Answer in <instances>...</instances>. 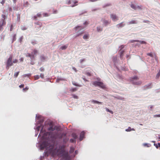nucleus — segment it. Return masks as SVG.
<instances>
[{
	"label": "nucleus",
	"instance_id": "1",
	"mask_svg": "<svg viewBox=\"0 0 160 160\" xmlns=\"http://www.w3.org/2000/svg\"><path fill=\"white\" fill-rule=\"evenodd\" d=\"M36 119L37 120V124H40V125H36L34 129L38 131L41 127L42 128L38 137H42L43 142L40 145V149L42 150L44 148H49L51 150L58 149V147L59 149H62L64 148L63 145L60 146L58 144V140L62 138L66 135V134L59 132L60 130L58 126H54L51 124L50 127L48 128L49 132H46L44 129V126H42L41 124L43 122V118L41 115L37 114Z\"/></svg>",
	"mask_w": 160,
	"mask_h": 160
},
{
	"label": "nucleus",
	"instance_id": "2",
	"mask_svg": "<svg viewBox=\"0 0 160 160\" xmlns=\"http://www.w3.org/2000/svg\"><path fill=\"white\" fill-rule=\"evenodd\" d=\"M12 59V56H11L7 60L6 64V68L7 70L9 69L10 67H11L13 65Z\"/></svg>",
	"mask_w": 160,
	"mask_h": 160
},
{
	"label": "nucleus",
	"instance_id": "3",
	"mask_svg": "<svg viewBox=\"0 0 160 160\" xmlns=\"http://www.w3.org/2000/svg\"><path fill=\"white\" fill-rule=\"evenodd\" d=\"M139 79L138 78L137 76H135L133 78H132L130 79V80L132 82V83L135 85H140L141 83V81L136 82V81Z\"/></svg>",
	"mask_w": 160,
	"mask_h": 160
},
{
	"label": "nucleus",
	"instance_id": "4",
	"mask_svg": "<svg viewBox=\"0 0 160 160\" xmlns=\"http://www.w3.org/2000/svg\"><path fill=\"white\" fill-rule=\"evenodd\" d=\"M92 84L95 86H98L102 88H104L105 87L103 83L101 82L98 81L93 82Z\"/></svg>",
	"mask_w": 160,
	"mask_h": 160
},
{
	"label": "nucleus",
	"instance_id": "5",
	"mask_svg": "<svg viewBox=\"0 0 160 160\" xmlns=\"http://www.w3.org/2000/svg\"><path fill=\"white\" fill-rule=\"evenodd\" d=\"M83 29V28L82 27L80 26H78L75 27V29L76 31H77L78 30H79L77 32V36H78L80 35L83 32V31L82 30Z\"/></svg>",
	"mask_w": 160,
	"mask_h": 160
},
{
	"label": "nucleus",
	"instance_id": "6",
	"mask_svg": "<svg viewBox=\"0 0 160 160\" xmlns=\"http://www.w3.org/2000/svg\"><path fill=\"white\" fill-rule=\"evenodd\" d=\"M26 56L27 57H28L30 58L31 61V64L33 65L34 64V62L32 61L35 58V57L33 55H32L30 53H27L26 54Z\"/></svg>",
	"mask_w": 160,
	"mask_h": 160
},
{
	"label": "nucleus",
	"instance_id": "7",
	"mask_svg": "<svg viewBox=\"0 0 160 160\" xmlns=\"http://www.w3.org/2000/svg\"><path fill=\"white\" fill-rule=\"evenodd\" d=\"M124 45H121L120 47H119V52L120 55L121 57L123 55V53L124 51L122 49L124 48Z\"/></svg>",
	"mask_w": 160,
	"mask_h": 160
},
{
	"label": "nucleus",
	"instance_id": "8",
	"mask_svg": "<svg viewBox=\"0 0 160 160\" xmlns=\"http://www.w3.org/2000/svg\"><path fill=\"white\" fill-rule=\"evenodd\" d=\"M111 18L114 21H116L118 20V18L115 14H112L111 15Z\"/></svg>",
	"mask_w": 160,
	"mask_h": 160
},
{
	"label": "nucleus",
	"instance_id": "9",
	"mask_svg": "<svg viewBox=\"0 0 160 160\" xmlns=\"http://www.w3.org/2000/svg\"><path fill=\"white\" fill-rule=\"evenodd\" d=\"M85 133L84 131H82L80 133V135L79 140L80 141H82L84 138Z\"/></svg>",
	"mask_w": 160,
	"mask_h": 160
},
{
	"label": "nucleus",
	"instance_id": "10",
	"mask_svg": "<svg viewBox=\"0 0 160 160\" xmlns=\"http://www.w3.org/2000/svg\"><path fill=\"white\" fill-rule=\"evenodd\" d=\"M2 24H1L2 26L4 25H5L6 24V22L5 21V18H6V16H5V15L2 14Z\"/></svg>",
	"mask_w": 160,
	"mask_h": 160
},
{
	"label": "nucleus",
	"instance_id": "11",
	"mask_svg": "<svg viewBox=\"0 0 160 160\" xmlns=\"http://www.w3.org/2000/svg\"><path fill=\"white\" fill-rule=\"evenodd\" d=\"M102 21L105 26H106L109 23V21L105 19H102Z\"/></svg>",
	"mask_w": 160,
	"mask_h": 160
},
{
	"label": "nucleus",
	"instance_id": "12",
	"mask_svg": "<svg viewBox=\"0 0 160 160\" xmlns=\"http://www.w3.org/2000/svg\"><path fill=\"white\" fill-rule=\"evenodd\" d=\"M91 102L93 103H96L98 104H102V102H100L94 100H92Z\"/></svg>",
	"mask_w": 160,
	"mask_h": 160
},
{
	"label": "nucleus",
	"instance_id": "13",
	"mask_svg": "<svg viewBox=\"0 0 160 160\" xmlns=\"http://www.w3.org/2000/svg\"><path fill=\"white\" fill-rule=\"evenodd\" d=\"M125 24L123 22H122L116 25V27L118 28H121L124 27Z\"/></svg>",
	"mask_w": 160,
	"mask_h": 160
},
{
	"label": "nucleus",
	"instance_id": "14",
	"mask_svg": "<svg viewBox=\"0 0 160 160\" xmlns=\"http://www.w3.org/2000/svg\"><path fill=\"white\" fill-rule=\"evenodd\" d=\"M47 58L43 55H42L40 57V60L42 61H45Z\"/></svg>",
	"mask_w": 160,
	"mask_h": 160
},
{
	"label": "nucleus",
	"instance_id": "15",
	"mask_svg": "<svg viewBox=\"0 0 160 160\" xmlns=\"http://www.w3.org/2000/svg\"><path fill=\"white\" fill-rule=\"evenodd\" d=\"M102 30V28L101 26L98 27H97V31L98 32H101Z\"/></svg>",
	"mask_w": 160,
	"mask_h": 160
},
{
	"label": "nucleus",
	"instance_id": "16",
	"mask_svg": "<svg viewBox=\"0 0 160 160\" xmlns=\"http://www.w3.org/2000/svg\"><path fill=\"white\" fill-rule=\"evenodd\" d=\"M131 130L134 131L135 129L133 128H132L130 127H128V129L125 130V131L126 132H130Z\"/></svg>",
	"mask_w": 160,
	"mask_h": 160
},
{
	"label": "nucleus",
	"instance_id": "17",
	"mask_svg": "<svg viewBox=\"0 0 160 160\" xmlns=\"http://www.w3.org/2000/svg\"><path fill=\"white\" fill-rule=\"evenodd\" d=\"M72 136L73 138L75 139L78 138V136L74 133H73L72 134Z\"/></svg>",
	"mask_w": 160,
	"mask_h": 160
},
{
	"label": "nucleus",
	"instance_id": "18",
	"mask_svg": "<svg viewBox=\"0 0 160 160\" xmlns=\"http://www.w3.org/2000/svg\"><path fill=\"white\" fill-rule=\"evenodd\" d=\"M143 145L144 147H149L151 146V145L149 143H144L143 144Z\"/></svg>",
	"mask_w": 160,
	"mask_h": 160
},
{
	"label": "nucleus",
	"instance_id": "19",
	"mask_svg": "<svg viewBox=\"0 0 160 160\" xmlns=\"http://www.w3.org/2000/svg\"><path fill=\"white\" fill-rule=\"evenodd\" d=\"M38 53V51L37 50H34L33 51V52H32V54H31L32 55H33L34 56L35 55H36Z\"/></svg>",
	"mask_w": 160,
	"mask_h": 160
},
{
	"label": "nucleus",
	"instance_id": "20",
	"mask_svg": "<svg viewBox=\"0 0 160 160\" xmlns=\"http://www.w3.org/2000/svg\"><path fill=\"white\" fill-rule=\"evenodd\" d=\"M137 23V22L135 20H132L128 22V23L129 24H136Z\"/></svg>",
	"mask_w": 160,
	"mask_h": 160
},
{
	"label": "nucleus",
	"instance_id": "21",
	"mask_svg": "<svg viewBox=\"0 0 160 160\" xmlns=\"http://www.w3.org/2000/svg\"><path fill=\"white\" fill-rule=\"evenodd\" d=\"M65 79L61 78H58L57 79L56 82H59L60 81H64Z\"/></svg>",
	"mask_w": 160,
	"mask_h": 160
},
{
	"label": "nucleus",
	"instance_id": "22",
	"mask_svg": "<svg viewBox=\"0 0 160 160\" xmlns=\"http://www.w3.org/2000/svg\"><path fill=\"white\" fill-rule=\"evenodd\" d=\"M89 36L88 34H85L83 36V38L84 39H86L88 38Z\"/></svg>",
	"mask_w": 160,
	"mask_h": 160
},
{
	"label": "nucleus",
	"instance_id": "23",
	"mask_svg": "<svg viewBox=\"0 0 160 160\" xmlns=\"http://www.w3.org/2000/svg\"><path fill=\"white\" fill-rule=\"evenodd\" d=\"M146 87L147 88H152V83H149L147 85H146Z\"/></svg>",
	"mask_w": 160,
	"mask_h": 160
},
{
	"label": "nucleus",
	"instance_id": "24",
	"mask_svg": "<svg viewBox=\"0 0 160 160\" xmlns=\"http://www.w3.org/2000/svg\"><path fill=\"white\" fill-rule=\"evenodd\" d=\"M68 47V46L65 45L61 47L60 48L62 50L65 49Z\"/></svg>",
	"mask_w": 160,
	"mask_h": 160
},
{
	"label": "nucleus",
	"instance_id": "25",
	"mask_svg": "<svg viewBox=\"0 0 160 160\" xmlns=\"http://www.w3.org/2000/svg\"><path fill=\"white\" fill-rule=\"evenodd\" d=\"M74 148L72 147L70 148V151H69V152L70 153H72L74 152Z\"/></svg>",
	"mask_w": 160,
	"mask_h": 160
},
{
	"label": "nucleus",
	"instance_id": "26",
	"mask_svg": "<svg viewBox=\"0 0 160 160\" xmlns=\"http://www.w3.org/2000/svg\"><path fill=\"white\" fill-rule=\"evenodd\" d=\"M131 7L132 8H133L134 9H136L137 8L136 6L133 4H131Z\"/></svg>",
	"mask_w": 160,
	"mask_h": 160
},
{
	"label": "nucleus",
	"instance_id": "27",
	"mask_svg": "<svg viewBox=\"0 0 160 160\" xmlns=\"http://www.w3.org/2000/svg\"><path fill=\"white\" fill-rule=\"evenodd\" d=\"M117 60V57H115L113 58V60L114 63V64H116V61Z\"/></svg>",
	"mask_w": 160,
	"mask_h": 160
},
{
	"label": "nucleus",
	"instance_id": "28",
	"mask_svg": "<svg viewBox=\"0 0 160 160\" xmlns=\"http://www.w3.org/2000/svg\"><path fill=\"white\" fill-rule=\"evenodd\" d=\"M28 5V2H24V6L25 7H27Z\"/></svg>",
	"mask_w": 160,
	"mask_h": 160
},
{
	"label": "nucleus",
	"instance_id": "29",
	"mask_svg": "<svg viewBox=\"0 0 160 160\" xmlns=\"http://www.w3.org/2000/svg\"><path fill=\"white\" fill-rule=\"evenodd\" d=\"M19 72H15L14 74V77H15L16 78L18 76Z\"/></svg>",
	"mask_w": 160,
	"mask_h": 160
},
{
	"label": "nucleus",
	"instance_id": "30",
	"mask_svg": "<svg viewBox=\"0 0 160 160\" xmlns=\"http://www.w3.org/2000/svg\"><path fill=\"white\" fill-rule=\"evenodd\" d=\"M106 110L107 112H109L111 113L112 114H113V112L112 111L109 110L107 108H106Z\"/></svg>",
	"mask_w": 160,
	"mask_h": 160
},
{
	"label": "nucleus",
	"instance_id": "31",
	"mask_svg": "<svg viewBox=\"0 0 160 160\" xmlns=\"http://www.w3.org/2000/svg\"><path fill=\"white\" fill-rule=\"evenodd\" d=\"M70 142H76V140L75 139L73 138V139H70Z\"/></svg>",
	"mask_w": 160,
	"mask_h": 160
},
{
	"label": "nucleus",
	"instance_id": "32",
	"mask_svg": "<svg viewBox=\"0 0 160 160\" xmlns=\"http://www.w3.org/2000/svg\"><path fill=\"white\" fill-rule=\"evenodd\" d=\"M72 84L74 85V86H78V87H80L81 86L79 85H78V84H77L75 82H72Z\"/></svg>",
	"mask_w": 160,
	"mask_h": 160
},
{
	"label": "nucleus",
	"instance_id": "33",
	"mask_svg": "<svg viewBox=\"0 0 160 160\" xmlns=\"http://www.w3.org/2000/svg\"><path fill=\"white\" fill-rule=\"evenodd\" d=\"M139 42L141 44H145L146 43V42L144 41H139L138 42Z\"/></svg>",
	"mask_w": 160,
	"mask_h": 160
},
{
	"label": "nucleus",
	"instance_id": "34",
	"mask_svg": "<svg viewBox=\"0 0 160 160\" xmlns=\"http://www.w3.org/2000/svg\"><path fill=\"white\" fill-rule=\"evenodd\" d=\"M39 76L38 75H37L34 76V78L35 80H37L39 78Z\"/></svg>",
	"mask_w": 160,
	"mask_h": 160
},
{
	"label": "nucleus",
	"instance_id": "35",
	"mask_svg": "<svg viewBox=\"0 0 160 160\" xmlns=\"http://www.w3.org/2000/svg\"><path fill=\"white\" fill-rule=\"evenodd\" d=\"M21 29L23 30H24L27 29V28L24 26H22L21 27Z\"/></svg>",
	"mask_w": 160,
	"mask_h": 160
},
{
	"label": "nucleus",
	"instance_id": "36",
	"mask_svg": "<svg viewBox=\"0 0 160 160\" xmlns=\"http://www.w3.org/2000/svg\"><path fill=\"white\" fill-rule=\"evenodd\" d=\"M138 41V40H131L130 41V42L131 43H133L134 42H137Z\"/></svg>",
	"mask_w": 160,
	"mask_h": 160
},
{
	"label": "nucleus",
	"instance_id": "37",
	"mask_svg": "<svg viewBox=\"0 0 160 160\" xmlns=\"http://www.w3.org/2000/svg\"><path fill=\"white\" fill-rule=\"evenodd\" d=\"M18 60L17 59H15L14 60H13L12 61L13 64V63H16L18 62Z\"/></svg>",
	"mask_w": 160,
	"mask_h": 160
},
{
	"label": "nucleus",
	"instance_id": "38",
	"mask_svg": "<svg viewBox=\"0 0 160 160\" xmlns=\"http://www.w3.org/2000/svg\"><path fill=\"white\" fill-rule=\"evenodd\" d=\"M147 55L148 56H150L151 57H153V56L152 53H147Z\"/></svg>",
	"mask_w": 160,
	"mask_h": 160
},
{
	"label": "nucleus",
	"instance_id": "39",
	"mask_svg": "<svg viewBox=\"0 0 160 160\" xmlns=\"http://www.w3.org/2000/svg\"><path fill=\"white\" fill-rule=\"evenodd\" d=\"M85 59H81L80 60V62L81 63H82L83 62H85Z\"/></svg>",
	"mask_w": 160,
	"mask_h": 160
},
{
	"label": "nucleus",
	"instance_id": "40",
	"mask_svg": "<svg viewBox=\"0 0 160 160\" xmlns=\"http://www.w3.org/2000/svg\"><path fill=\"white\" fill-rule=\"evenodd\" d=\"M16 35L14 34L13 36V41L12 42L16 40Z\"/></svg>",
	"mask_w": 160,
	"mask_h": 160
},
{
	"label": "nucleus",
	"instance_id": "41",
	"mask_svg": "<svg viewBox=\"0 0 160 160\" xmlns=\"http://www.w3.org/2000/svg\"><path fill=\"white\" fill-rule=\"evenodd\" d=\"M77 90V89L76 88H73L71 89V91H72V92H75V91H76Z\"/></svg>",
	"mask_w": 160,
	"mask_h": 160
},
{
	"label": "nucleus",
	"instance_id": "42",
	"mask_svg": "<svg viewBox=\"0 0 160 160\" xmlns=\"http://www.w3.org/2000/svg\"><path fill=\"white\" fill-rule=\"evenodd\" d=\"M36 25H39V26L41 27V23L39 22H37L35 23Z\"/></svg>",
	"mask_w": 160,
	"mask_h": 160
},
{
	"label": "nucleus",
	"instance_id": "43",
	"mask_svg": "<svg viewBox=\"0 0 160 160\" xmlns=\"http://www.w3.org/2000/svg\"><path fill=\"white\" fill-rule=\"evenodd\" d=\"M68 138H64L63 139V142H66L68 141Z\"/></svg>",
	"mask_w": 160,
	"mask_h": 160
},
{
	"label": "nucleus",
	"instance_id": "44",
	"mask_svg": "<svg viewBox=\"0 0 160 160\" xmlns=\"http://www.w3.org/2000/svg\"><path fill=\"white\" fill-rule=\"evenodd\" d=\"M72 97L74 98H75V99H78V97L75 95H73Z\"/></svg>",
	"mask_w": 160,
	"mask_h": 160
},
{
	"label": "nucleus",
	"instance_id": "45",
	"mask_svg": "<svg viewBox=\"0 0 160 160\" xmlns=\"http://www.w3.org/2000/svg\"><path fill=\"white\" fill-rule=\"evenodd\" d=\"M41 13L40 12H39V13H37V16L38 17H41Z\"/></svg>",
	"mask_w": 160,
	"mask_h": 160
},
{
	"label": "nucleus",
	"instance_id": "46",
	"mask_svg": "<svg viewBox=\"0 0 160 160\" xmlns=\"http://www.w3.org/2000/svg\"><path fill=\"white\" fill-rule=\"evenodd\" d=\"M6 0H2V1L0 2L1 3L2 5H3L5 3Z\"/></svg>",
	"mask_w": 160,
	"mask_h": 160
},
{
	"label": "nucleus",
	"instance_id": "47",
	"mask_svg": "<svg viewBox=\"0 0 160 160\" xmlns=\"http://www.w3.org/2000/svg\"><path fill=\"white\" fill-rule=\"evenodd\" d=\"M160 75V71L158 72V73L157 74V76H156L157 78H158L159 77V76Z\"/></svg>",
	"mask_w": 160,
	"mask_h": 160
},
{
	"label": "nucleus",
	"instance_id": "48",
	"mask_svg": "<svg viewBox=\"0 0 160 160\" xmlns=\"http://www.w3.org/2000/svg\"><path fill=\"white\" fill-rule=\"evenodd\" d=\"M40 77L42 78H44V75L43 74H41Z\"/></svg>",
	"mask_w": 160,
	"mask_h": 160
},
{
	"label": "nucleus",
	"instance_id": "49",
	"mask_svg": "<svg viewBox=\"0 0 160 160\" xmlns=\"http://www.w3.org/2000/svg\"><path fill=\"white\" fill-rule=\"evenodd\" d=\"M28 89V87H26L25 88H23V91H27Z\"/></svg>",
	"mask_w": 160,
	"mask_h": 160
},
{
	"label": "nucleus",
	"instance_id": "50",
	"mask_svg": "<svg viewBox=\"0 0 160 160\" xmlns=\"http://www.w3.org/2000/svg\"><path fill=\"white\" fill-rule=\"evenodd\" d=\"M72 69H73V70H74L75 72H77V70L76 69V68H75V67H72Z\"/></svg>",
	"mask_w": 160,
	"mask_h": 160
},
{
	"label": "nucleus",
	"instance_id": "51",
	"mask_svg": "<svg viewBox=\"0 0 160 160\" xmlns=\"http://www.w3.org/2000/svg\"><path fill=\"white\" fill-rule=\"evenodd\" d=\"M40 70L41 71H44V69L42 67L40 68Z\"/></svg>",
	"mask_w": 160,
	"mask_h": 160
},
{
	"label": "nucleus",
	"instance_id": "52",
	"mask_svg": "<svg viewBox=\"0 0 160 160\" xmlns=\"http://www.w3.org/2000/svg\"><path fill=\"white\" fill-rule=\"evenodd\" d=\"M24 84H21L19 86V87L20 88H23L24 87Z\"/></svg>",
	"mask_w": 160,
	"mask_h": 160
},
{
	"label": "nucleus",
	"instance_id": "53",
	"mask_svg": "<svg viewBox=\"0 0 160 160\" xmlns=\"http://www.w3.org/2000/svg\"><path fill=\"white\" fill-rule=\"evenodd\" d=\"M154 145L157 148H158V145L157 144L154 143Z\"/></svg>",
	"mask_w": 160,
	"mask_h": 160
},
{
	"label": "nucleus",
	"instance_id": "54",
	"mask_svg": "<svg viewBox=\"0 0 160 160\" xmlns=\"http://www.w3.org/2000/svg\"><path fill=\"white\" fill-rule=\"evenodd\" d=\"M72 2L74 3L75 4L78 3V2L77 1H72Z\"/></svg>",
	"mask_w": 160,
	"mask_h": 160
},
{
	"label": "nucleus",
	"instance_id": "55",
	"mask_svg": "<svg viewBox=\"0 0 160 160\" xmlns=\"http://www.w3.org/2000/svg\"><path fill=\"white\" fill-rule=\"evenodd\" d=\"M82 78L85 81H88L85 78V77L84 76H83L82 77Z\"/></svg>",
	"mask_w": 160,
	"mask_h": 160
},
{
	"label": "nucleus",
	"instance_id": "56",
	"mask_svg": "<svg viewBox=\"0 0 160 160\" xmlns=\"http://www.w3.org/2000/svg\"><path fill=\"white\" fill-rule=\"evenodd\" d=\"M153 106L152 105H150L148 106V108H150L151 109L152 108H153Z\"/></svg>",
	"mask_w": 160,
	"mask_h": 160
},
{
	"label": "nucleus",
	"instance_id": "57",
	"mask_svg": "<svg viewBox=\"0 0 160 160\" xmlns=\"http://www.w3.org/2000/svg\"><path fill=\"white\" fill-rule=\"evenodd\" d=\"M154 117H160V114H158V115H154Z\"/></svg>",
	"mask_w": 160,
	"mask_h": 160
},
{
	"label": "nucleus",
	"instance_id": "58",
	"mask_svg": "<svg viewBox=\"0 0 160 160\" xmlns=\"http://www.w3.org/2000/svg\"><path fill=\"white\" fill-rule=\"evenodd\" d=\"M30 75H31L30 74H28L25 75V77L28 76V77L30 76Z\"/></svg>",
	"mask_w": 160,
	"mask_h": 160
},
{
	"label": "nucleus",
	"instance_id": "59",
	"mask_svg": "<svg viewBox=\"0 0 160 160\" xmlns=\"http://www.w3.org/2000/svg\"><path fill=\"white\" fill-rule=\"evenodd\" d=\"M98 0H89V1L91 2H95L97 1Z\"/></svg>",
	"mask_w": 160,
	"mask_h": 160
},
{
	"label": "nucleus",
	"instance_id": "60",
	"mask_svg": "<svg viewBox=\"0 0 160 160\" xmlns=\"http://www.w3.org/2000/svg\"><path fill=\"white\" fill-rule=\"evenodd\" d=\"M86 74L88 76H90L91 75V73L89 72H87Z\"/></svg>",
	"mask_w": 160,
	"mask_h": 160
},
{
	"label": "nucleus",
	"instance_id": "61",
	"mask_svg": "<svg viewBox=\"0 0 160 160\" xmlns=\"http://www.w3.org/2000/svg\"><path fill=\"white\" fill-rule=\"evenodd\" d=\"M43 16L44 17H47L48 16V15L47 13H44L43 14Z\"/></svg>",
	"mask_w": 160,
	"mask_h": 160
},
{
	"label": "nucleus",
	"instance_id": "62",
	"mask_svg": "<svg viewBox=\"0 0 160 160\" xmlns=\"http://www.w3.org/2000/svg\"><path fill=\"white\" fill-rule=\"evenodd\" d=\"M83 24L84 25H87L88 24V23L87 21H86Z\"/></svg>",
	"mask_w": 160,
	"mask_h": 160
},
{
	"label": "nucleus",
	"instance_id": "63",
	"mask_svg": "<svg viewBox=\"0 0 160 160\" xmlns=\"http://www.w3.org/2000/svg\"><path fill=\"white\" fill-rule=\"evenodd\" d=\"M37 16H34V17H33V18H34V19H35V20H36V19H37Z\"/></svg>",
	"mask_w": 160,
	"mask_h": 160
},
{
	"label": "nucleus",
	"instance_id": "64",
	"mask_svg": "<svg viewBox=\"0 0 160 160\" xmlns=\"http://www.w3.org/2000/svg\"><path fill=\"white\" fill-rule=\"evenodd\" d=\"M12 1H13V3H15L16 2L17 0H12Z\"/></svg>",
	"mask_w": 160,
	"mask_h": 160
}]
</instances>
